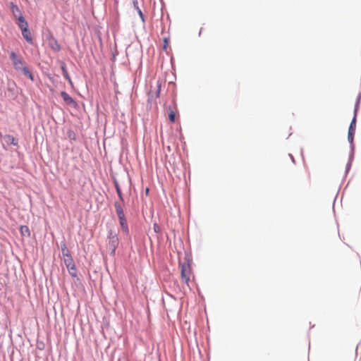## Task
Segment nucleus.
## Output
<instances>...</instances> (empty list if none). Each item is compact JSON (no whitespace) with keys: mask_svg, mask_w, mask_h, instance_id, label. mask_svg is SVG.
I'll return each mask as SVG.
<instances>
[{"mask_svg":"<svg viewBox=\"0 0 361 361\" xmlns=\"http://www.w3.org/2000/svg\"><path fill=\"white\" fill-rule=\"evenodd\" d=\"M154 231H155V232H157V224H154Z\"/></svg>","mask_w":361,"mask_h":361,"instance_id":"21","label":"nucleus"},{"mask_svg":"<svg viewBox=\"0 0 361 361\" xmlns=\"http://www.w3.org/2000/svg\"><path fill=\"white\" fill-rule=\"evenodd\" d=\"M10 58L16 71H21L26 77L33 80L32 74L25 66V61L20 55L16 54L14 51H11L10 53Z\"/></svg>","mask_w":361,"mask_h":361,"instance_id":"1","label":"nucleus"},{"mask_svg":"<svg viewBox=\"0 0 361 361\" xmlns=\"http://www.w3.org/2000/svg\"><path fill=\"white\" fill-rule=\"evenodd\" d=\"M355 127H356V116L355 115L354 118H353L349 129H348V139L350 142H353L354 135L355 132Z\"/></svg>","mask_w":361,"mask_h":361,"instance_id":"5","label":"nucleus"},{"mask_svg":"<svg viewBox=\"0 0 361 361\" xmlns=\"http://www.w3.org/2000/svg\"><path fill=\"white\" fill-rule=\"evenodd\" d=\"M24 39L29 43L32 44L33 39L28 28L21 30Z\"/></svg>","mask_w":361,"mask_h":361,"instance_id":"9","label":"nucleus"},{"mask_svg":"<svg viewBox=\"0 0 361 361\" xmlns=\"http://www.w3.org/2000/svg\"><path fill=\"white\" fill-rule=\"evenodd\" d=\"M61 252L63 259H67L68 257H72L66 243L61 244Z\"/></svg>","mask_w":361,"mask_h":361,"instance_id":"10","label":"nucleus"},{"mask_svg":"<svg viewBox=\"0 0 361 361\" xmlns=\"http://www.w3.org/2000/svg\"><path fill=\"white\" fill-rule=\"evenodd\" d=\"M12 11L13 13L15 14L16 12H18V13H20V9L18 8V7L17 6H12ZM21 13H20V15Z\"/></svg>","mask_w":361,"mask_h":361,"instance_id":"19","label":"nucleus"},{"mask_svg":"<svg viewBox=\"0 0 361 361\" xmlns=\"http://www.w3.org/2000/svg\"><path fill=\"white\" fill-rule=\"evenodd\" d=\"M63 260L67 269L75 266V262L72 257H68L67 259Z\"/></svg>","mask_w":361,"mask_h":361,"instance_id":"14","label":"nucleus"},{"mask_svg":"<svg viewBox=\"0 0 361 361\" xmlns=\"http://www.w3.org/2000/svg\"><path fill=\"white\" fill-rule=\"evenodd\" d=\"M17 19L18 20V26L21 30L28 28V23L21 14L18 17Z\"/></svg>","mask_w":361,"mask_h":361,"instance_id":"8","label":"nucleus"},{"mask_svg":"<svg viewBox=\"0 0 361 361\" xmlns=\"http://www.w3.org/2000/svg\"><path fill=\"white\" fill-rule=\"evenodd\" d=\"M61 96L62 97L63 101L65 103L69 106L75 107L77 104L74 101V99L66 92L62 91L61 92Z\"/></svg>","mask_w":361,"mask_h":361,"instance_id":"6","label":"nucleus"},{"mask_svg":"<svg viewBox=\"0 0 361 361\" xmlns=\"http://www.w3.org/2000/svg\"><path fill=\"white\" fill-rule=\"evenodd\" d=\"M118 217L119 219L120 225L121 226V228H122L123 233H125L126 234H128V224H127V222H126V220L125 218V214L123 216H118Z\"/></svg>","mask_w":361,"mask_h":361,"instance_id":"7","label":"nucleus"},{"mask_svg":"<svg viewBox=\"0 0 361 361\" xmlns=\"http://www.w3.org/2000/svg\"><path fill=\"white\" fill-rule=\"evenodd\" d=\"M20 234L23 237H30V231L27 226H21L20 228Z\"/></svg>","mask_w":361,"mask_h":361,"instance_id":"12","label":"nucleus"},{"mask_svg":"<svg viewBox=\"0 0 361 361\" xmlns=\"http://www.w3.org/2000/svg\"><path fill=\"white\" fill-rule=\"evenodd\" d=\"M52 49L59 51L60 50V45L57 43V42H54V44L51 46Z\"/></svg>","mask_w":361,"mask_h":361,"instance_id":"18","label":"nucleus"},{"mask_svg":"<svg viewBox=\"0 0 361 361\" xmlns=\"http://www.w3.org/2000/svg\"><path fill=\"white\" fill-rule=\"evenodd\" d=\"M167 47H168V40H167V39H166V38H164V39L163 49H164V50H166Z\"/></svg>","mask_w":361,"mask_h":361,"instance_id":"20","label":"nucleus"},{"mask_svg":"<svg viewBox=\"0 0 361 361\" xmlns=\"http://www.w3.org/2000/svg\"><path fill=\"white\" fill-rule=\"evenodd\" d=\"M149 192V189L148 188H146V194H147Z\"/></svg>","mask_w":361,"mask_h":361,"instance_id":"22","label":"nucleus"},{"mask_svg":"<svg viewBox=\"0 0 361 361\" xmlns=\"http://www.w3.org/2000/svg\"><path fill=\"white\" fill-rule=\"evenodd\" d=\"M119 240L117 233L113 231H110L108 235V243L106 249L109 251L111 255H115L116 250L118 245Z\"/></svg>","mask_w":361,"mask_h":361,"instance_id":"2","label":"nucleus"},{"mask_svg":"<svg viewBox=\"0 0 361 361\" xmlns=\"http://www.w3.org/2000/svg\"><path fill=\"white\" fill-rule=\"evenodd\" d=\"M190 273H191V268L190 264H183L181 265L180 269V276H181V282L184 283L185 284H188V282L190 281Z\"/></svg>","mask_w":361,"mask_h":361,"instance_id":"3","label":"nucleus"},{"mask_svg":"<svg viewBox=\"0 0 361 361\" xmlns=\"http://www.w3.org/2000/svg\"><path fill=\"white\" fill-rule=\"evenodd\" d=\"M165 114L168 113L169 119L171 123H174L176 120V115L177 113V108L176 104L172 102L171 105L164 107Z\"/></svg>","mask_w":361,"mask_h":361,"instance_id":"4","label":"nucleus"},{"mask_svg":"<svg viewBox=\"0 0 361 361\" xmlns=\"http://www.w3.org/2000/svg\"><path fill=\"white\" fill-rule=\"evenodd\" d=\"M114 207H115L116 212L118 216L124 215V212H123L121 202H115Z\"/></svg>","mask_w":361,"mask_h":361,"instance_id":"13","label":"nucleus"},{"mask_svg":"<svg viewBox=\"0 0 361 361\" xmlns=\"http://www.w3.org/2000/svg\"><path fill=\"white\" fill-rule=\"evenodd\" d=\"M116 192L118 193V195L121 201L123 202V199L122 193H121V189H120L118 183H116Z\"/></svg>","mask_w":361,"mask_h":361,"instance_id":"17","label":"nucleus"},{"mask_svg":"<svg viewBox=\"0 0 361 361\" xmlns=\"http://www.w3.org/2000/svg\"><path fill=\"white\" fill-rule=\"evenodd\" d=\"M68 271V273L73 276V277H76L77 276V269H76V267H75V265L73 266V267H71L68 269H67Z\"/></svg>","mask_w":361,"mask_h":361,"instance_id":"16","label":"nucleus"},{"mask_svg":"<svg viewBox=\"0 0 361 361\" xmlns=\"http://www.w3.org/2000/svg\"><path fill=\"white\" fill-rule=\"evenodd\" d=\"M61 71H62V73H63V75L64 78L67 80H68V82L70 83H72L71 77H70V75H69V74L68 73V71H67L66 66L65 63H63V62L61 63Z\"/></svg>","mask_w":361,"mask_h":361,"instance_id":"11","label":"nucleus"},{"mask_svg":"<svg viewBox=\"0 0 361 361\" xmlns=\"http://www.w3.org/2000/svg\"><path fill=\"white\" fill-rule=\"evenodd\" d=\"M133 7L137 11L139 16L143 20V14H142L141 10L138 7L137 0H133Z\"/></svg>","mask_w":361,"mask_h":361,"instance_id":"15","label":"nucleus"}]
</instances>
